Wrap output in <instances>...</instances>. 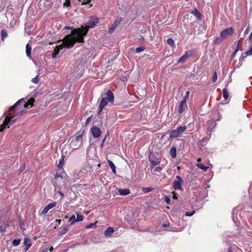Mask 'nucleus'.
<instances>
[{"mask_svg": "<svg viewBox=\"0 0 252 252\" xmlns=\"http://www.w3.org/2000/svg\"><path fill=\"white\" fill-rule=\"evenodd\" d=\"M25 168H26V166L25 165H23L21 167H20V170H21V172H22V171L24 170L25 169Z\"/></svg>", "mask_w": 252, "mask_h": 252, "instance_id": "obj_48", "label": "nucleus"}, {"mask_svg": "<svg viewBox=\"0 0 252 252\" xmlns=\"http://www.w3.org/2000/svg\"><path fill=\"white\" fill-rule=\"evenodd\" d=\"M149 161L151 164V168L153 169L155 166L158 165L161 162V159L156 158L153 159L151 157L149 158Z\"/></svg>", "mask_w": 252, "mask_h": 252, "instance_id": "obj_11", "label": "nucleus"}, {"mask_svg": "<svg viewBox=\"0 0 252 252\" xmlns=\"http://www.w3.org/2000/svg\"><path fill=\"white\" fill-rule=\"evenodd\" d=\"M20 242L21 239H15L12 242V244L13 246H17L20 244Z\"/></svg>", "mask_w": 252, "mask_h": 252, "instance_id": "obj_26", "label": "nucleus"}, {"mask_svg": "<svg viewBox=\"0 0 252 252\" xmlns=\"http://www.w3.org/2000/svg\"><path fill=\"white\" fill-rule=\"evenodd\" d=\"M167 43L168 45H170L172 47H175V44L174 40L172 38H168L167 40Z\"/></svg>", "mask_w": 252, "mask_h": 252, "instance_id": "obj_24", "label": "nucleus"}, {"mask_svg": "<svg viewBox=\"0 0 252 252\" xmlns=\"http://www.w3.org/2000/svg\"><path fill=\"white\" fill-rule=\"evenodd\" d=\"M24 244L26 245L25 248H24L25 252H26L29 250L30 247L32 245L31 240L29 238H25L24 239Z\"/></svg>", "mask_w": 252, "mask_h": 252, "instance_id": "obj_15", "label": "nucleus"}, {"mask_svg": "<svg viewBox=\"0 0 252 252\" xmlns=\"http://www.w3.org/2000/svg\"><path fill=\"white\" fill-rule=\"evenodd\" d=\"M191 13L194 15L198 20H201V15L196 8L192 11Z\"/></svg>", "mask_w": 252, "mask_h": 252, "instance_id": "obj_19", "label": "nucleus"}, {"mask_svg": "<svg viewBox=\"0 0 252 252\" xmlns=\"http://www.w3.org/2000/svg\"><path fill=\"white\" fill-rule=\"evenodd\" d=\"M108 163L109 164V165L112 169L113 173L115 174L116 173V168H115V166L114 164V163H113V162L112 161H111L110 160H108Z\"/></svg>", "mask_w": 252, "mask_h": 252, "instance_id": "obj_22", "label": "nucleus"}, {"mask_svg": "<svg viewBox=\"0 0 252 252\" xmlns=\"http://www.w3.org/2000/svg\"><path fill=\"white\" fill-rule=\"evenodd\" d=\"M34 99L31 98L28 102L24 101V99L19 100L9 110V116L6 117L3 124L0 126V132L6 128H9L16 119L21 116L23 112L29 105L32 107L33 105Z\"/></svg>", "mask_w": 252, "mask_h": 252, "instance_id": "obj_2", "label": "nucleus"}, {"mask_svg": "<svg viewBox=\"0 0 252 252\" xmlns=\"http://www.w3.org/2000/svg\"><path fill=\"white\" fill-rule=\"evenodd\" d=\"M249 39L251 41L252 44V32H251V33L250 34V35L249 36Z\"/></svg>", "mask_w": 252, "mask_h": 252, "instance_id": "obj_51", "label": "nucleus"}, {"mask_svg": "<svg viewBox=\"0 0 252 252\" xmlns=\"http://www.w3.org/2000/svg\"><path fill=\"white\" fill-rule=\"evenodd\" d=\"M49 250H50V251H53V248L52 247H51L50 248V249H49Z\"/></svg>", "mask_w": 252, "mask_h": 252, "instance_id": "obj_58", "label": "nucleus"}, {"mask_svg": "<svg viewBox=\"0 0 252 252\" xmlns=\"http://www.w3.org/2000/svg\"><path fill=\"white\" fill-rule=\"evenodd\" d=\"M173 198L175 199H177V196L176 193L174 192H173Z\"/></svg>", "mask_w": 252, "mask_h": 252, "instance_id": "obj_50", "label": "nucleus"}, {"mask_svg": "<svg viewBox=\"0 0 252 252\" xmlns=\"http://www.w3.org/2000/svg\"><path fill=\"white\" fill-rule=\"evenodd\" d=\"M240 44H241L240 40H238V41H236L235 43V44L236 45L235 49H238L239 50Z\"/></svg>", "mask_w": 252, "mask_h": 252, "instance_id": "obj_40", "label": "nucleus"}, {"mask_svg": "<svg viewBox=\"0 0 252 252\" xmlns=\"http://www.w3.org/2000/svg\"><path fill=\"white\" fill-rule=\"evenodd\" d=\"M170 155L173 158H175L176 157V149L175 147H173L171 148Z\"/></svg>", "mask_w": 252, "mask_h": 252, "instance_id": "obj_21", "label": "nucleus"}, {"mask_svg": "<svg viewBox=\"0 0 252 252\" xmlns=\"http://www.w3.org/2000/svg\"><path fill=\"white\" fill-rule=\"evenodd\" d=\"M70 0H66L65 2L64 3V5L65 6H68L70 5Z\"/></svg>", "mask_w": 252, "mask_h": 252, "instance_id": "obj_44", "label": "nucleus"}, {"mask_svg": "<svg viewBox=\"0 0 252 252\" xmlns=\"http://www.w3.org/2000/svg\"><path fill=\"white\" fill-rule=\"evenodd\" d=\"M145 50V48L144 47H139L136 48V52L137 53H140L141 52L144 51Z\"/></svg>", "mask_w": 252, "mask_h": 252, "instance_id": "obj_33", "label": "nucleus"}, {"mask_svg": "<svg viewBox=\"0 0 252 252\" xmlns=\"http://www.w3.org/2000/svg\"><path fill=\"white\" fill-rule=\"evenodd\" d=\"M114 229L112 227H108L104 232V235L106 237H110L114 233Z\"/></svg>", "mask_w": 252, "mask_h": 252, "instance_id": "obj_14", "label": "nucleus"}, {"mask_svg": "<svg viewBox=\"0 0 252 252\" xmlns=\"http://www.w3.org/2000/svg\"><path fill=\"white\" fill-rule=\"evenodd\" d=\"M162 170V168L160 167H157L154 170V172H160Z\"/></svg>", "mask_w": 252, "mask_h": 252, "instance_id": "obj_41", "label": "nucleus"}, {"mask_svg": "<svg viewBox=\"0 0 252 252\" xmlns=\"http://www.w3.org/2000/svg\"><path fill=\"white\" fill-rule=\"evenodd\" d=\"M217 79H218L217 74V72L215 71L214 73V75L212 78V81L214 83H215L217 81Z\"/></svg>", "mask_w": 252, "mask_h": 252, "instance_id": "obj_38", "label": "nucleus"}, {"mask_svg": "<svg viewBox=\"0 0 252 252\" xmlns=\"http://www.w3.org/2000/svg\"><path fill=\"white\" fill-rule=\"evenodd\" d=\"M176 178L177 180H175L173 183V187L175 189H182L181 185L183 183V180L179 175L176 176Z\"/></svg>", "mask_w": 252, "mask_h": 252, "instance_id": "obj_8", "label": "nucleus"}, {"mask_svg": "<svg viewBox=\"0 0 252 252\" xmlns=\"http://www.w3.org/2000/svg\"><path fill=\"white\" fill-rule=\"evenodd\" d=\"M187 129V127L185 126H180L177 129L172 130L170 134L169 137L170 138H177L180 136Z\"/></svg>", "mask_w": 252, "mask_h": 252, "instance_id": "obj_5", "label": "nucleus"}, {"mask_svg": "<svg viewBox=\"0 0 252 252\" xmlns=\"http://www.w3.org/2000/svg\"><path fill=\"white\" fill-rule=\"evenodd\" d=\"M196 166L204 171H207L209 168L208 166H205L203 163L198 162L196 164Z\"/></svg>", "mask_w": 252, "mask_h": 252, "instance_id": "obj_20", "label": "nucleus"}, {"mask_svg": "<svg viewBox=\"0 0 252 252\" xmlns=\"http://www.w3.org/2000/svg\"><path fill=\"white\" fill-rule=\"evenodd\" d=\"M222 40L223 39L221 38V37H217L214 40V43L215 44H219L222 41Z\"/></svg>", "mask_w": 252, "mask_h": 252, "instance_id": "obj_29", "label": "nucleus"}, {"mask_svg": "<svg viewBox=\"0 0 252 252\" xmlns=\"http://www.w3.org/2000/svg\"><path fill=\"white\" fill-rule=\"evenodd\" d=\"M195 213V211H192L191 212H187L186 213H185V215L186 216H192Z\"/></svg>", "mask_w": 252, "mask_h": 252, "instance_id": "obj_42", "label": "nucleus"}, {"mask_svg": "<svg viewBox=\"0 0 252 252\" xmlns=\"http://www.w3.org/2000/svg\"><path fill=\"white\" fill-rule=\"evenodd\" d=\"M229 96V93L226 88L223 89V97L225 100L228 99Z\"/></svg>", "mask_w": 252, "mask_h": 252, "instance_id": "obj_23", "label": "nucleus"}, {"mask_svg": "<svg viewBox=\"0 0 252 252\" xmlns=\"http://www.w3.org/2000/svg\"><path fill=\"white\" fill-rule=\"evenodd\" d=\"M98 22V18L92 17L86 24L85 27L82 26V28L73 29L71 33L66 35L63 40L59 41L62 43L55 47L53 57L56 56L61 50L72 48L76 42L83 43L84 37L87 34L89 28H94Z\"/></svg>", "mask_w": 252, "mask_h": 252, "instance_id": "obj_1", "label": "nucleus"}, {"mask_svg": "<svg viewBox=\"0 0 252 252\" xmlns=\"http://www.w3.org/2000/svg\"><path fill=\"white\" fill-rule=\"evenodd\" d=\"M90 118H88L87 120H86V123H89L90 121Z\"/></svg>", "mask_w": 252, "mask_h": 252, "instance_id": "obj_54", "label": "nucleus"}, {"mask_svg": "<svg viewBox=\"0 0 252 252\" xmlns=\"http://www.w3.org/2000/svg\"><path fill=\"white\" fill-rule=\"evenodd\" d=\"M234 33V30L230 27L223 30L220 34V36L222 39H226L229 36H231Z\"/></svg>", "mask_w": 252, "mask_h": 252, "instance_id": "obj_6", "label": "nucleus"}, {"mask_svg": "<svg viewBox=\"0 0 252 252\" xmlns=\"http://www.w3.org/2000/svg\"><path fill=\"white\" fill-rule=\"evenodd\" d=\"M167 225H168V224H166V223H164V224H163V227H166Z\"/></svg>", "mask_w": 252, "mask_h": 252, "instance_id": "obj_56", "label": "nucleus"}, {"mask_svg": "<svg viewBox=\"0 0 252 252\" xmlns=\"http://www.w3.org/2000/svg\"><path fill=\"white\" fill-rule=\"evenodd\" d=\"M56 205V203L55 202L50 203L49 204H48L46 206L50 210L53 207H54Z\"/></svg>", "mask_w": 252, "mask_h": 252, "instance_id": "obj_32", "label": "nucleus"}, {"mask_svg": "<svg viewBox=\"0 0 252 252\" xmlns=\"http://www.w3.org/2000/svg\"><path fill=\"white\" fill-rule=\"evenodd\" d=\"M82 136L83 134H80L77 135L75 138V141H72L71 143V145H72L74 149H76L78 148L80 146H81L82 145Z\"/></svg>", "mask_w": 252, "mask_h": 252, "instance_id": "obj_7", "label": "nucleus"}, {"mask_svg": "<svg viewBox=\"0 0 252 252\" xmlns=\"http://www.w3.org/2000/svg\"><path fill=\"white\" fill-rule=\"evenodd\" d=\"M76 216L77 218L76 220L71 223V224H73L75 222H78V221H81L83 220L84 217L82 215L79 214L78 213H76Z\"/></svg>", "mask_w": 252, "mask_h": 252, "instance_id": "obj_18", "label": "nucleus"}, {"mask_svg": "<svg viewBox=\"0 0 252 252\" xmlns=\"http://www.w3.org/2000/svg\"><path fill=\"white\" fill-rule=\"evenodd\" d=\"M85 1H84L82 3V4H89V2L91 1V0H84Z\"/></svg>", "mask_w": 252, "mask_h": 252, "instance_id": "obj_46", "label": "nucleus"}, {"mask_svg": "<svg viewBox=\"0 0 252 252\" xmlns=\"http://www.w3.org/2000/svg\"><path fill=\"white\" fill-rule=\"evenodd\" d=\"M58 192L60 194L62 198H63L64 196L63 193L61 191L58 190Z\"/></svg>", "mask_w": 252, "mask_h": 252, "instance_id": "obj_49", "label": "nucleus"}, {"mask_svg": "<svg viewBox=\"0 0 252 252\" xmlns=\"http://www.w3.org/2000/svg\"><path fill=\"white\" fill-rule=\"evenodd\" d=\"M239 51V49H235L234 52H233V56L235 55V54L237 53V52Z\"/></svg>", "mask_w": 252, "mask_h": 252, "instance_id": "obj_52", "label": "nucleus"}, {"mask_svg": "<svg viewBox=\"0 0 252 252\" xmlns=\"http://www.w3.org/2000/svg\"><path fill=\"white\" fill-rule=\"evenodd\" d=\"M114 102V96L111 91L108 90L106 93V96L103 97L100 102L98 109V113L100 114L104 107L107 105L111 106L113 105Z\"/></svg>", "mask_w": 252, "mask_h": 252, "instance_id": "obj_3", "label": "nucleus"}, {"mask_svg": "<svg viewBox=\"0 0 252 252\" xmlns=\"http://www.w3.org/2000/svg\"><path fill=\"white\" fill-rule=\"evenodd\" d=\"M191 56V54L190 51H187L186 53L181 57L178 61V63H185L186 62L187 59Z\"/></svg>", "mask_w": 252, "mask_h": 252, "instance_id": "obj_12", "label": "nucleus"}, {"mask_svg": "<svg viewBox=\"0 0 252 252\" xmlns=\"http://www.w3.org/2000/svg\"><path fill=\"white\" fill-rule=\"evenodd\" d=\"M47 252V250H46L45 251V252Z\"/></svg>", "mask_w": 252, "mask_h": 252, "instance_id": "obj_61", "label": "nucleus"}, {"mask_svg": "<svg viewBox=\"0 0 252 252\" xmlns=\"http://www.w3.org/2000/svg\"><path fill=\"white\" fill-rule=\"evenodd\" d=\"M153 190L152 187L143 188L142 191L144 193H148Z\"/></svg>", "mask_w": 252, "mask_h": 252, "instance_id": "obj_25", "label": "nucleus"}, {"mask_svg": "<svg viewBox=\"0 0 252 252\" xmlns=\"http://www.w3.org/2000/svg\"><path fill=\"white\" fill-rule=\"evenodd\" d=\"M92 6V4H90V6H89V7H91Z\"/></svg>", "mask_w": 252, "mask_h": 252, "instance_id": "obj_60", "label": "nucleus"}, {"mask_svg": "<svg viewBox=\"0 0 252 252\" xmlns=\"http://www.w3.org/2000/svg\"><path fill=\"white\" fill-rule=\"evenodd\" d=\"M245 54H246V56L245 57H247V56H251L252 55V47H251L250 50H249L248 51H246Z\"/></svg>", "mask_w": 252, "mask_h": 252, "instance_id": "obj_37", "label": "nucleus"}, {"mask_svg": "<svg viewBox=\"0 0 252 252\" xmlns=\"http://www.w3.org/2000/svg\"><path fill=\"white\" fill-rule=\"evenodd\" d=\"M165 202L167 204H170V198L168 197V196H166L165 197Z\"/></svg>", "mask_w": 252, "mask_h": 252, "instance_id": "obj_43", "label": "nucleus"}, {"mask_svg": "<svg viewBox=\"0 0 252 252\" xmlns=\"http://www.w3.org/2000/svg\"><path fill=\"white\" fill-rule=\"evenodd\" d=\"M31 50V47L29 45V44H27L26 47V52L27 56L29 57L30 59H32Z\"/></svg>", "mask_w": 252, "mask_h": 252, "instance_id": "obj_17", "label": "nucleus"}, {"mask_svg": "<svg viewBox=\"0 0 252 252\" xmlns=\"http://www.w3.org/2000/svg\"><path fill=\"white\" fill-rule=\"evenodd\" d=\"M63 158L60 160V163L58 166V167L59 168H62L63 167Z\"/></svg>", "mask_w": 252, "mask_h": 252, "instance_id": "obj_39", "label": "nucleus"}, {"mask_svg": "<svg viewBox=\"0 0 252 252\" xmlns=\"http://www.w3.org/2000/svg\"><path fill=\"white\" fill-rule=\"evenodd\" d=\"M39 81L38 76L36 75L34 78L32 79V82L33 83L37 84Z\"/></svg>", "mask_w": 252, "mask_h": 252, "instance_id": "obj_35", "label": "nucleus"}, {"mask_svg": "<svg viewBox=\"0 0 252 252\" xmlns=\"http://www.w3.org/2000/svg\"><path fill=\"white\" fill-rule=\"evenodd\" d=\"M189 94H190V92L189 91L186 92L185 96L183 100H185V102H187V101L189 99Z\"/></svg>", "mask_w": 252, "mask_h": 252, "instance_id": "obj_34", "label": "nucleus"}, {"mask_svg": "<svg viewBox=\"0 0 252 252\" xmlns=\"http://www.w3.org/2000/svg\"><path fill=\"white\" fill-rule=\"evenodd\" d=\"M96 223H97V221H96L94 223H90L86 226V228L90 229V228H95Z\"/></svg>", "mask_w": 252, "mask_h": 252, "instance_id": "obj_27", "label": "nucleus"}, {"mask_svg": "<svg viewBox=\"0 0 252 252\" xmlns=\"http://www.w3.org/2000/svg\"><path fill=\"white\" fill-rule=\"evenodd\" d=\"M69 221H74L76 219H75V216L74 215H72V216H71L69 219Z\"/></svg>", "mask_w": 252, "mask_h": 252, "instance_id": "obj_45", "label": "nucleus"}, {"mask_svg": "<svg viewBox=\"0 0 252 252\" xmlns=\"http://www.w3.org/2000/svg\"><path fill=\"white\" fill-rule=\"evenodd\" d=\"M49 210V209L47 207V206H45L42 211L41 214L42 215H45L47 213Z\"/></svg>", "mask_w": 252, "mask_h": 252, "instance_id": "obj_36", "label": "nucleus"}, {"mask_svg": "<svg viewBox=\"0 0 252 252\" xmlns=\"http://www.w3.org/2000/svg\"><path fill=\"white\" fill-rule=\"evenodd\" d=\"M201 158H199L198 159H197V161H198V162H200L201 161Z\"/></svg>", "mask_w": 252, "mask_h": 252, "instance_id": "obj_57", "label": "nucleus"}, {"mask_svg": "<svg viewBox=\"0 0 252 252\" xmlns=\"http://www.w3.org/2000/svg\"><path fill=\"white\" fill-rule=\"evenodd\" d=\"M7 36V33L6 31L2 30L1 31V38L2 40L6 38Z\"/></svg>", "mask_w": 252, "mask_h": 252, "instance_id": "obj_31", "label": "nucleus"}, {"mask_svg": "<svg viewBox=\"0 0 252 252\" xmlns=\"http://www.w3.org/2000/svg\"><path fill=\"white\" fill-rule=\"evenodd\" d=\"M91 132L93 135V136L95 138H98L101 133V130L96 126H93L92 127H91Z\"/></svg>", "mask_w": 252, "mask_h": 252, "instance_id": "obj_10", "label": "nucleus"}, {"mask_svg": "<svg viewBox=\"0 0 252 252\" xmlns=\"http://www.w3.org/2000/svg\"><path fill=\"white\" fill-rule=\"evenodd\" d=\"M119 193L121 195H126L130 193L129 189H121L118 190Z\"/></svg>", "mask_w": 252, "mask_h": 252, "instance_id": "obj_16", "label": "nucleus"}, {"mask_svg": "<svg viewBox=\"0 0 252 252\" xmlns=\"http://www.w3.org/2000/svg\"><path fill=\"white\" fill-rule=\"evenodd\" d=\"M122 21V18L119 17L116 19L114 23L108 28V31L110 33H112L115 29L118 26Z\"/></svg>", "mask_w": 252, "mask_h": 252, "instance_id": "obj_9", "label": "nucleus"}, {"mask_svg": "<svg viewBox=\"0 0 252 252\" xmlns=\"http://www.w3.org/2000/svg\"><path fill=\"white\" fill-rule=\"evenodd\" d=\"M187 107V102L185 100H182L178 106V113L181 114L185 110V109Z\"/></svg>", "mask_w": 252, "mask_h": 252, "instance_id": "obj_13", "label": "nucleus"}, {"mask_svg": "<svg viewBox=\"0 0 252 252\" xmlns=\"http://www.w3.org/2000/svg\"><path fill=\"white\" fill-rule=\"evenodd\" d=\"M68 229L67 227L63 228L59 233L60 235H63L67 233Z\"/></svg>", "mask_w": 252, "mask_h": 252, "instance_id": "obj_30", "label": "nucleus"}, {"mask_svg": "<svg viewBox=\"0 0 252 252\" xmlns=\"http://www.w3.org/2000/svg\"><path fill=\"white\" fill-rule=\"evenodd\" d=\"M8 226V225H7ZM7 225L6 224H2L0 226V231L1 233H4L6 232V227Z\"/></svg>", "mask_w": 252, "mask_h": 252, "instance_id": "obj_28", "label": "nucleus"}, {"mask_svg": "<svg viewBox=\"0 0 252 252\" xmlns=\"http://www.w3.org/2000/svg\"><path fill=\"white\" fill-rule=\"evenodd\" d=\"M227 252H233L231 250V248H229L228 251H227Z\"/></svg>", "mask_w": 252, "mask_h": 252, "instance_id": "obj_55", "label": "nucleus"}, {"mask_svg": "<svg viewBox=\"0 0 252 252\" xmlns=\"http://www.w3.org/2000/svg\"><path fill=\"white\" fill-rule=\"evenodd\" d=\"M68 177L64 171L61 172L60 174L56 173L55 175V186L61 187L64 185Z\"/></svg>", "mask_w": 252, "mask_h": 252, "instance_id": "obj_4", "label": "nucleus"}, {"mask_svg": "<svg viewBox=\"0 0 252 252\" xmlns=\"http://www.w3.org/2000/svg\"><path fill=\"white\" fill-rule=\"evenodd\" d=\"M106 138H107V136H105V137L103 139V140H102V143H101V147L103 146V144H104V143L105 142V140H106Z\"/></svg>", "mask_w": 252, "mask_h": 252, "instance_id": "obj_47", "label": "nucleus"}, {"mask_svg": "<svg viewBox=\"0 0 252 252\" xmlns=\"http://www.w3.org/2000/svg\"><path fill=\"white\" fill-rule=\"evenodd\" d=\"M64 29H73V28L71 27H69V26H65L64 27Z\"/></svg>", "mask_w": 252, "mask_h": 252, "instance_id": "obj_53", "label": "nucleus"}, {"mask_svg": "<svg viewBox=\"0 0 252 252\" xmlns=\"http://www.w3.org/2000/svg\"><path fill=\"white\" fill-rule=\"evenodd\" d=\"M58 221L59 224H60L61 223V220H59Z\"/></svg>", "mask_w": 252, "mask_h": 252, "instance_id": "obj_59", "label": "nucleus"}]
</instances>
